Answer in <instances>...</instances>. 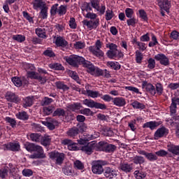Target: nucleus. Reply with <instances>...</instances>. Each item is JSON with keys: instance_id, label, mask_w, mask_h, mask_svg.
Segmentation results:
<instances>
[{"instance_id": "39", "label": "nucleus", "mask_w": 179, "mask_h": 179, "mask_svg": "<svg viewBox=\"0 0 179 179\" xmlns=\"http://www.w3.org/2000/svg\"><path fill=\"white\" fill-rule=\"evenodd\" d=\"M54 110H55V106H54L43 107V114H45V115H50V114H53Z\"/></svg>"}, {"instance_id": "64", "label": "nucleus", "mask_w": 179, "mask_h": 179, "mask_svg": "<svg viewBox=\"0 0 179 179\" xmlns=\"http://www.w3.org/2000/svg\"><path fill=\"white\" fill-rule=\"evenodd\" d=\"M170 38L179 40V32L178 31H172L170 34Z\"/></svg>"}, {"instance_id": "22", "label": "nucleus", "mask_w": 179, "mask_h": 179, "mask_svg": "<svg viewBox=\"0 0 179 179\" xmlns=\"http://www.w3.org/2000/svg\"><path fill=\"white\" fill-rule=\"evenodd\" d=\"M16 118L21 121H27L29 120V114L26 111H20L15 114Z\"/></svg>"}, {"instance_id": "25", "label": "nucleus", "mask_w": 179, "mask_h": 179, "mask_svg": "<svg viewBox=\"0 0 179 179\" xmlns=\"http://www.w3.org/2000/svg\"><path fill=\"white\" fill-rule=\"evenodd\" d=\"M106 65L110 69H114V71H120L121 69V64L118 62H108Z\"/></svg>"}, {"instance_id": "14", "label": "nucleus", "mask_w": 179, "mask_h": 179, "mask_svg": "<svg viewBox=\"0 0 179 179\" xmlns=\"http://www.w3.org/2000/svg\"><path fill=\"white\" fill-rule=\"evenodd\" d=\"M103 176L106 178L113 179L118 176V172L113 168L106 166L103 169Z\"/></svg>"}, {"instance_id": "6", "label": "nucleus", "mask_w": 179, "mask_h": 179, "mask_svg": "<svg viewBox=\"0 0 179 179\" xmlns=\"http://www.w3.org/2000/svg\"><path fill=\"white\" fill-rule=\"evenodd\" d=\"M106 162L105 161H94L92 163V171L94 174H103V171H104V169L103 168V166H105Z\"/></svg>"}, {"instance_id": "56", "label": "nucleus", "mask_w": 179, "mask_h": 179, "mask_svg": "<svg viewBox=\"0 0 179 179\" xmlns=\"http://www.w3.org/2000/svg\"><path fill=\"white\" fill-rule=\"evenodd\" d=\"M59 6V4H58V3H55L53 6H52V7L50 8L51 16H55V15H57V13L58 14V6Z\"/></svg>"}, {"instance_id": "57", "label": "nucleus", "mask_w": 179, "mask_h": 179, "mask_svg": "<svg viewBox=\"0 0 179 179\" xmlns=\"http://www.w3.org/2000/svg\"><path fill=\"white\" fill-rule=\"evenodd\" d=\"M136 23H138V20L135 17H131L127 20V26H131V27H135Z\"/></svg>"}, {"instance_id": "59", "label": "nucleus", "mask_w": 179, "mask_h": 179, "mask_svg": "<svg viewBox=\"0 0 179 179\" xmlns=\"http://www.w3.org/2000/svg\"><path fill=\"white\" fill-rule=\"evenodd\" d=\"M24 68L25 69L27 73H29V72H31V71H34L36 69V67L34 66V65L29 63H26L24 65Z\"/></svg>"}, {"instance_id": "11", "label": "nucleus", "mask_w": 179, "mask_h": 179, "mask_svg": "<svg viewBox=\"0 0 179 179\" xmlns=\"http://www.w3.org/2000/svg\"><path fill=\"white\" fill-rule=\"evenodd\" d=\"M141 87L144 90V92L149 93L150 94H151V96H156L155 86L152 83H148V81L144 80L142 82Z\"/></svg>"}, {"instance_id": "30", "label": "nucleus", "mask_w": 179, "mask_h": 179, "mask_svg": "<svg viewBox=\"0 0 179 179\" xmlns=\"http://www.w3.org/2000/svg\"><path fill=\"white\" fill-rule=\"evenodd\" d=\"M132 165L124 163L120 164V170L124 173H131L132 171Z\"/></svg>"}, {"instance_id": "9", "label": "nucleus", "mask_w": 179, "mask_h": 179, "mask_svg": "<svg viewBox=\"0 0 179 179\" xmlns=\"http://www.w3.org/2000/svg\"><path fill=\"white\" fill-rule=\"evenodd\" d=\"M27 76L30 78V79H35L38 80L42 85H44L45 82H47V77L44 76H40L38 73H36L34 71H28Z\"/></svg>"}, {"instance_id": "36", "label": "nucleus", "mask_w": 179, "mask_h": 179, "mask_svg": "<svg viewBox=\"0 0 179 179\" xmlns=\"http://www.w3.org/2000/svg\"><path fill=\"white\" fill-rule=\"evenodd\" d=\"M34 9H38V8H40V9H43V8H46L47 6H45V3H44V1H43V0H34Z\"/></svg>"}, {"instance_id": "2", "label": "nucleus", "mask_w": 179, "mask_h": 179, "mask_svg": "<svg viewBox=\"0 0 179 179\" xmlns=\"http://www.w3.org/2000/svg\"><path fill=\"white\" fill-rule=\"evenodd\" d=\"M96 149L99 152H105V153H114L117 150V145L106 141H99L96 145Z\"/></svg>"}, {"instance_id": "32", "label": "nucleus", "mask_w": 179, "mask_h": 179, "mask_svg": "<svg viewBox=\"0 0 179 179\" xmlns=\"http://www.w3.org/2000/svg\"><path fill=\"white\" fill-rule=\"evenodd\" d=\"M87 94L89 97H92V99H96L97 97H101V94H100V92L99 91H93L91 90H87Z\"/></svg>"}, {"instance_id": "50", "label": "nucleus", "mask_w": 179, "mask_h": 179, "mask_svg": "<svg viewBox=\"0 0 179 179\" xmlns=\"http://www.w3.org/2000/svg\"><path fill=\"white\" fill-rule=\"evenodd\" d=\"M8 173H9V167L5 166L3 169H0V177L2 179L6 178Z\"/></svg>"}, {"instance_id": "5", "label": "nucleus", "mask_w": 179, "mask_h": 179, "mask_svg": "<svg viewBox=\"0 0 179 179\" xmlns=\"http://www.w3.org/2000/svg\"><path fill=\"white\" fill-rule=\"evenodd\" d=\"M85 106L90 107V108H96L97 110H107V105L100 102H96L93 99H85L83 101Z\"/></svg>"}, {"instance_id": "46", "label": "nucleus", "mask_w": 179, "mask_h": 179, "mask_svg": "<svg viewBox=\"0 0 179 179\" xmlns=\"http://www.w3.org/2000/svg\"><path fill=\"white\" fill-rule=\"evenodd\" d=\"M114 16H115L114 11H113V10H110L108 8L106 10L105 19L107 22L111 20V19H113V17H114Z\"/></svg>"}, {"instance_id": "34", "label": "nucleus", "mask_w": 179, "mask_h": 179, "mask_svg": "<svg viewBox=\"0 0 179 179\" xmlns=\"http://www.w3.org/2000/svg\"><path fill=\"white\" fill-rule=\"evenodd\" d=\"M7 3H5L3 5V9L6 13H9L10 12V9L9 8V5H12V3H15L16 0H7Z\"/></svg>"}, {"instance_id": "21", "label": "nucleus", "mask_w": 179, "mask_h": 179, "mask_svg": "<svg viewBox=\"0 0 179 179\" xmlns=\"http://www.w3.org/2000/svg\"><path fill=\"white\" fill-rule=\"evenodd\" d=\"M113 103L114 106H117V107H124L127 104V101L123 97L113 98Z\"/></svg>"}, {"instance_id": "15", "label": "nucleus", "mask_w": 179, "mask_h": 179, "mask_svg": "<svg viewBox=\"0 0 179 179\" xmlns=\"http://www.w3.org/2000/svg\"><path fill=\"white\" fill-rule=\"evenodd\" d=\"M169 135V130L165 127H162L157 129L154 134V139L157 141L160 138H164V136H167Z\"/></svg>"}, {"instance_id": "52", "label": "nucleus", "mask_w": 179, "mask_h": 179, "mask_svg": "<svg viewBox=\"0 0 179 179\" xmlns=\"http://www.w3.org/2000/svg\"><path fill=\"white\" fill-rule=\"evenodd\" d=\"M68 108H69V110H71V111H76V110H80V103H74L69 104L68 106Z\"/></svg>"}, {"instance_id": "58", "label": "nucleus", "mask_w": 179, "mask_h": 179, "mask_svg": "<svg viewBox=\"0 0 179 179\" xmlns=\"http://www.w3.org/2000/svg\"><path fill=\"white\" fill-rule=\"evenodd\" d=\"M41 143L43 146H48L51 143V138L50 137H41Z\"/></svg>"}, {"instance_id": "43", "label": "nucleus", "mask_w": 179, "mask_h": 179, "mask_svg": "<svg viewBox=\"0 0 179 179\" xmlns=\"http://www.w3.org/2000/svg\"><path fill=\"white\" fill-rule=\"evenodd\" d=\"M29 138L32 142H41V135L37 133L31 134Z\"/></svg>"}, {"instance_id": "31", "label": "nucleus", "mask_w": 179, "mask_h": 179, "mask_svg": "<svg viewBox=\"0 0 179 179\" xmlns=\"http://www.w3.org/2000/svg\"><path fill=\"white\" fill-rule=\"evenodd\" d=\"M55 86L57 89H59V90H63V92H66L69 89L68 85H65L62 81H57L55 83Z\"/></svg>"}, {"instance_id": "17", "label": "nucleus", "mask_w": 179, "mask_h": 179, "mask_svg": "<svg viewBox=\"0 0 179 179\" xmlns=\"http://www.w3.org/2000/svg\"><path fill=\"white\" fill-rule=\"evenodd\" d=\"M82 65H83L85 68L87 69V72H88V73H91V75H93V73H94L96 67L94 66V65H93L92 62L84 59Z\"/></svg>"}, {"instance_id": "61", "label": "nucleus", "mask_w": 179, "mask_h": 179, "mask_svg": "<svg viewBox=\"0 0 179 179\" xmlns=\"http://www.w3.org/2000/svg\"><path fill=\"white\" fill-rule=\"evenodd\" d=\"M84 6L83 8H82V10H85V12H90L92 10H93V7H92V4L90 3H87V2H85L84 3Z\"/></svg>"}, {"instance_id": "42", "label": "nucleus", "mask_w": 179, "mask_h": 179, "mask_svg": "<svg viewBox=\"0 0 179 179\" xmlns=\"http://www.w3.org/2000/svg\"><path fill=\"white\" fill-rule=\"evenodd\" d=\"M68 10V6L65 5H61L58 8L57 15L59 16H64V15H66V12Z\"/></svg>"}, {"instance_id": "54", "label": "nucleus", "mask_w": 179, "mask_h": 179, "mask_svg": "<svg viewBox=\"0 0 179 179\" xmlns=\"http://www.w3.org/2000/svg\"><path fill=\"white\" fill-rule=\"evenodd\" d=\"M148 68H149V69H155L156 67V61L152 57L148 59Z\"/></svg>"}, {"instance_id": "12", "label": "nucleus", "mask_w": 179, "mask_h": 179, "mask_svg": "<svg viewBox=\"0 0 179 179\" xmlns=\"http://www.w3.org/2000/svg\"><path fill=\"white\" fill-rule=\"evenodd\" d=\"M55 44L57 47H61L62 51H65V49L69 48V43L61 36H57L56 37Z\"/></svg>"}, {"instance_id": "8", "label": "nucleus", "mask_w": 179, "mask_h": 179, "mask_svg": "<svg viewBox=\"0 0 179 179\" xmlns=\"http://www.w3.org/2000/svg\"><path fill=\"white\" fill-rule=\"evenodd\" d=\"M155 3L159 6L161 10L170 12V8H171V1L169 0H156Z\"/></svg>"}, {"instance_id": "1", "label": "nucleus", "mask_w": 179, "mask_h": 179, "mask_svg": "<svg viewBox=\"0 0 179 179\" xmlns=\"http://www.w3.org/2000/svg\"><path fill=\"white\" fill-rule=\"evenodd\" d=\"M24 148L29 152L30 153L33 152H36L31 155L32 159H44L45 157V155H44V150L43 147L36 145L33 143L26 142L24 144Z\"/></svg>"}, {"instance_id": "26", "label": "nucleus", "mask_w": 179, "mask_h": 179, "mask_svg": "<svg viewBox=\"0 0 179 179\" xmlns=\"http://www.w3.org/2000/svg\"><path fill=\"white\" fill-rule=\"evenodd\" d=\"M9 150L10 152H19L20 150V144L19 143H8Z\"/></svg>"}, {"instance_id": "29", "label": "nucleus", "mask_w": 179, "mask_h": 179, "mask_svg": "<svg viewBox=\"0 0 179 179\" xmlns=\"http://www.w3.org/2000/svg\"><path fill=\"white\" fill-rule=\"evenodd\" d=\"M65 110L61 108H57L52 113V117H66Z\"/></svg>"}, {"instance_id": "4", "label": "nucleus", "mask_w": 179, "mask_h": 179, "mask_svg": "<svg viewBox=\"0 0 179 179\" xmlns=\"http://www.w3.org/2000/svg\"><path fill=\"white\" fill-rule=\"evenodd\" d=\"M49 157L51 160L55 162L57 166H62L65 160V153L59 152L57 150L52 151L49 153Z\"/></svg>"}, {"instance_id": "19", "label": "nucleus", "mask_w": 179, "mask_h": 179, "mask_svg": "<svg viewBox=\"0 0 179 179\" xmlns=\"http://www.w3.org/2000/svg\"><path fill=\"white\" fill-rule=\"evenodd\" d=\"M159 125H160V123L159 122L150 121L144 123L143 125V128H149L151 131H154V129H156V128H157Z\"/></svg>"}, {"instance_id": "27", "label": "nucleus", "mask_w": 179, "mask_h": 179, "mask_svg": "<svg viewBox=\"0 0 179 179\" xmlns=\"http://www.w3.org/2000/svg\"><path fill=\"white\" fill-rule=\"evenodd\" d=\"M130 106H131L135 110H145V104L138 101H133Z\"/></svg>"}, {"instance_id": "55", "label": "nucleus", "mask_w": 179, "mask_h": 179, "mask_svg": "<svg viewBox=\"0 0 179 179\" xmlns=\"http://www.w3.org/2000/svg\"><path fill=\"white\" fill-rule=\"evenodd\" d=\"M51 103H54V99L45 96L41 101V106H48L51 104Z\"/></svg>"}, {"instance_id": "23", "label": "nucleus", "mask_w": 179, "mask_h": 179, "mask_svg": "<svg viewBox=\"0 0 179 179\" xmlns=\"http://www.w3.org/2000/svg\"><path fill=\"white\" fill-rule=\"evenodd\" d=\"M168 150L173 155H176V156H178L179 155V145H176L174 144H169L168 145Z\"/></svg>"}, {"instance_id": "62", "label": "nucleus", "mask_w": 179, "mask_h": 179, "mask_svg": "<svg viewBox=\"0 0 179 179\" xmlns=\"http://www.w3.org/2000/svg\"><path fill=\"white\" fill-rule=\"evenodd\" d=\"M74 166L78 169V170H83L85 169V164H83L80 160H76L74 162Z\"/></svg>"}, {"instance_id": "38", "label": "nucleus", "mask_w": 179, "mask_h": 179, "mask_svg": "<svg viewBox=\"0 0 179 179\" xmlns=\"http://www.w3.org/2000/svg\"><path fill=\"white\" fill-rule=\"evenodd\" d=\"M81 150L85 152L87 155H92V153H93V144H87L85 146H83Z\"/></svg>"}, {"instance_id": "20", "label": "nucleus", "mask_w": 179, "mask_h": 179, "mask_svg": "<svg viewBox=\"0 0 179 179\" xmlns=\"http://www.w3.org/2000/svg\"><path fill=\"white\" fill-rule=\"evenodd\" d=\"M79 132H80L79 128L73 127L71 129H69V131H67V135L70 138H73V139H75L76 136H78V135H79Z\"/></svg>"}, {"instance_id": "28", "label": "nucleus", "mask_w": 179, "mask_h": 179, "mask_svg": "<svg viewBox=\"0 0 179 179\" xmlns=\"http://www.w3.org/2000/svg\"><path fill=\"white\" fill-rule=\"evenodd\" d=\"M164 90V88L163 87V84L160 83H157L155 84V94H157L158 96H162V94H163Z\"/></svg>"}, {"instance_id": "41", "label": "nucleus", "mask_w": 179, "mask_h": 179, "mask_svg": "<svg viewBox=\"0 0 179 179\" xmlns=\"http://www.w3.org/2000/svg\"><path fill=\"white\" fill-rule=\"evenodd\" d=\"M49 66L50 69H55V71H65V68L59 63L50 64Z\"/></svg>"}, {"instance_id": "7", "label": "nucleus", "mask_w": 179, "mask_h": 179, "mask_svg": "<svg viewBox=\"0 0 179 179\" xmlns=\"http://www.w3.org/2000/svg\"><path fill=\"white\" fill-rule=\"evenodd\" d=\"M11 80L17 87H21V86L27 87L29 86V80L25 77H13Z\"/></svg>"}, {"instance_id": "35", "label": "nucleus", "mask_w": 179, "mask_h": 179, "mask_svg": "<svg viewBox=\"0 0 179 179\" xmlns=\"http://www.w3.org/2000/svg\"><path fill=\"white\" fill-rule=\"evenodd\" d=\"M33 98L30 96H27L24 99L23 107L24 108H27V107H31L33 106Z\"/></svg>"}, {"instance_id": "49", "label": "nucleus", "mask_w": 179, "mask_h": 179, "mask_svg": "<svg viewBox=\"0 0 179 179\" xmlns=\"http://www.w3.org/2000/svg\"><path fill=\"white\" fill-rule=\"evenodd\" d=\"M145 158H147V159L149 162H156V160H157V159H159V157H157V155H156V153H153V152H148L147 154V156L145 157Z\"/></svg>"}, {"instance_id": "40", "label": "nucleus", "mask_w": 179, "mask_h": 179, "mask_svg": "<svg viewBox=\"0 0 179 179\" xmlns=\"http://www.w3.org/2000/svg\"><path fill=\"white\" fill-rule=\"evenodd\" d=\"M41 19H47L48 17V7H43L39 13Z\"/></svg>"}, {"instance_id": "13", "label": "nucleus", "mask_w": 179, "mask_h": 179, "mask_svg": "<svg viewBox=\"0 0 179 179\" xmlns=\"http://www.w3.org/2000/svg\"><path fill=\"white\" fill-rule=\"evenodd\" d=\"M154 59L158 61L161 65L164 66H169L170 65V59L166 55L163 53H159L154 57Z\"/></svg>"}, {"instance_id": "18", "label": "nucleus", "mask_w": 179, "mask_h": 179, "mask_svg": "<svg viewBox=\"0 0 179 179\" xmlns=\"http://www.w3.org/2000/svg\"><path fill=\"white\" fill-rule=\"evenodd\" d=\"M89 51L90 52H92V54L94 55V57H97L98 58H103V57H104V52H103V50H101V49H96L94 45L90 46Z\"/></svg>"}, {"instance_id": "33", "label": "nucleus", "mask_w": 179, "mask_h": 179, "mask_svg": "<svg viewBox=\"0 0 179 179\" xmlns=\"http://www.w3.org/2000/svg\"><path fill=\"white\" fill-rule=\"evenodd\" d=\"M43 55L45 57H48L49 58H54L56 57L55 52L52 50V48H48L47 50L43 51Z\"/></svg>"}, {"instance_id": "37", "label": "nucleus", "mask_w": 179, "mask_h": 179, "mask_svg": "<svg viewBox=\"0 0 179 179\" xmlns=\"http://www.w3.org/2000/svg\"><path fill=\"white\" fill-rule=\"evenodd\" d=\"M5 121L7 124H9L11 128H16V124H17L16 119L7 116L5 117Z\"/></svg>"}, {"instance_id": "48", "label": "nucleus", "mask_w": 179, "mask_h": 179, "mask_svg": "<svg viewBox=\"0 0 179 179\" xmlns=\"http://www.w3.org/2000/svg\"><path fill=\"white\" fill-rule=\"evenodd\" d=\"M133 163L134 164H143L145 163V158L142 156L136 155L133 158Z\"/></svg>"}, {"instance_id": "63", "label": "nucleus", "mask_w": 179, "mask_h": 179, "mask_svg": "<svg viewBox=\"0 0 179 179\" xmlns=\"http://www.w3.org/2000/svg\"><path fill=\"white\" fill-rule=\"evenodd\" d=\"M62 172L65 176H72V168L69 166H64L62 169Z\"/></svg>"}, {"instance_id": "45", "label": "nucleus", "mask_w": 179, "mask_h": 179, "mask_svg": "<svg viewBox=\"0 0 179 179\" xmlns=\"http://www.w3.org/2000/svg\"><path fill=\"white\" fill-rule=\"evenodd\" d=\"M106 56L109 59H114L118 57V51L116 50H108L106 52Z\"/></svg>"}, {"instance_id": "10", "label": "nucleus", "mask_w": 179, "mask_h": 179, "mask_svg": "<svg viewBox=\"0 0 179 179\" xmlns=\"http://www.w3.org/2000/svg\"><path fill=\"white\" fill-rule=\"evenodd\" d=\"M5 99L10 103H15V104L20 103V98L19 96L12 91H8L6 93Z\"/></svg>"}, {"instance_id": "3", "label": "nucleus", "mask_w": 179, "mask_h": 179, "mask_svg": "<svg viewBox=\"0 0 179 179\" xmlns=\"http://www.w3.org/2000/svg\"><path fill=\"white\" fill-rule=\"evenodd\" d=\"M64 59L69 65H71V66H73L74 68H78V66H79V65H82L83 64V61H85V58L76 55H71L69 57H66Z\"/></svg>"}, {"instance_id": "16", "label": "nucleus", "mask_w": 179, "mask_h": 179, "mask_svg": "<svg viewBox=\"0 0 179 179\" xmlns=\"http://www.w3.org/2000/svg\"><path fill=\"white\" fill-rule=\"evenodd\" d=\"M63 145H65L67 146L69 150H79V147H78V143H74L72 141V140L66 138L62 141Z\"/></svg>"}, {"instance_id": "51", "label": "nucleus", "mask_w": 179, "mask_h": 179, "mask_svg": "<svg viewBox=\"0 0 179 179\" xmlns=\"http://www.w3.org/2000/svg\"><path fill=\"white\" fill-rule=\"evenodd\" d=\"M41 123L43 124V125H45V127H47V128H48V129H50V131H54V129H55V125L54 124V123L48 121H42Z\"/></svg>"}, {"instance_id": "53", "label": "nucleus", "mask_w": 179, "mask_h": 179, "mask_svg": "<svg viewBox=\"0 0 179 179\" xmlns=\"http://www.w3.org/2000/svg\"><path fill=\"white\" fill-rule=\"evenodd\" d=\"M139 13V17H141L144 22H148V14L146 13V11L143 9H141L138 10Z\"/></svg>"}, {"instance_id": "44", "label": "nucleus", "mask_w": 179, "mask_h": 179, "mask_svg": "<svg viewBox=\"0 0 179 179\" xmlns=\"http://www.w3.org/2000/svg\"><path fill=\"white\" fill-rule=\"evenodd\" d=\"M13 40L17 43H24V41H26V36L22 34L13 35Z\"/></svg>"}, {"instance_id": "60", "label": "nucleus", "mask_w": 179, "mask_h": 179, "mask_svg": "<svg viewBox=\"0 0 179 179\" xmlns=\"http://www.w3.org/2000/svg\"><path fill=\"white\" fill-rule=\"evenodd\" d=\"M152 41L148 43V47H155V45H157L159 44V42L157 41V38L156 36H155L153 34L151 35Z\"/></svg>"}, {"instance_id": "24", "label": "nucleus", "mask_w": 179, "mask_h": 179, "mask_svg": "<svg viewBox=\"0 0 179 179\" xmlns=\"http://www.w3.org/2000/svg\"><path fill=\"white\" fill-rule=\"evenodd\" d=\"M35 33L38 36V37H39V38H47V37H48V36H47L45 29L36 28L35 30Z\"/></svg>"}, {"instance_id": "47", "label": "nucleus", "mask_w": 179, "mask_h": 179, "mask_svg": "<svg viewBox=\"0 0 179 179\" xmlns=\"http://www.w3.org/2000/svg\"><path fill=\"white\" fill-rule=\"evenodd\" d=\"M102 134L104 136H114V131L111 130L110 128L104 127L102 129Z\"/></svg>"}]
</instances>
